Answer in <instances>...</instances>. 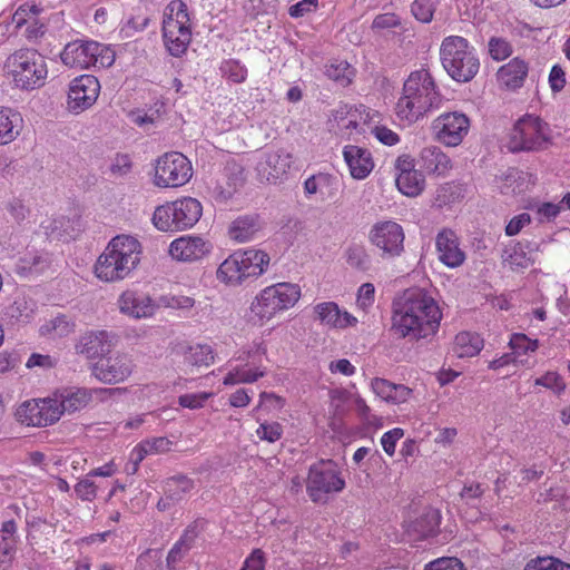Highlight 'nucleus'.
I'll return each mask as SVG.
<instances>
[{
	"instance_id": "nucleus-1",
	"label": "nucleus",
	"mask_w": 570,
	"mask_h": 570,
	"mask_svg": "<svg viewBox=\"0 0 570 570\" xmlns=\"http://www.w3.org/2000/svg\"><path fill=\"white\" fill-rule=\"evenodd\" d=\"M442 313L433 297L417 287L404 291L393 303L391 331L397 338L419 341L436 333Z\"/></svg>"
},
{
	"instance_id": "nucleus-2",
	"label": "nucleus",
	"mask_w": 570,
	"mask_h": 570,
	"mask_svg": "<svg viewBox=\"0 0 570 570\" xmlns=\"http://www.w3.org/2000/svg\"><path fill=\"white\" fill-rule=\"evenodd\" d=\"M441 101L434 80L426 69L413 71L405 80L403 96L395 110L401 120L414 122Z\"/></svg>"
},
{
	"instance_id": "nucleus-3",
	"label": "nucleus",
	"mask_w": 570,
	"mask_h": 570,
	"mask_svg": "<svg viewBox=\"0 0 570 570\" xmlns=\"http://www.w3.org/2000/svg\"><path fill=\"white\" fill-rule=\"evenodd\" d=\"M141 246L132 236L114 237L105 252L99 256L95 273L106 282L124 279L140 262Z\"/></svg>"
},
{
	"instance_id": "nucleus-4",
	"label": "nucleus",
	"mask_w": 570,
	"mask_h": 570,
	"mask_svg": "<svg viewBox=\"0 0 570 570\" xmlns=\"http://www.w3.org/2000/svg\"><path fill=\"white\" fill-rule=\"evenodd\" d=\"M4 69L16 88L31 91L41 88L48 76L45 56L36 49H20L11 53Z\"/></svg>"
},
{
	"instance_id": "nucleus-5",
	"label": "nucleus",
	"mask_w": 570,
	"mask_h": 570,
	"mask_svg": "<svg viewBox=\"0 0 570 570\" xmlns=\"http://www.w3.org/2000/svg\"><path fill=\"white\" fill-rule=\"evenodd\" d=\"M269 259V255L259 249L237 250L219 265L217 278L227 285H240L249 277L261 276Z\"/></svg>"
},
{
	"instance_id": "nucleus-6",
	"label": "nucleus",
	"mask_w": 570,
	"mask_h": 570,
	"mask_svg": "<svg viewBox=\"0 0 570 570\" xmlns=\"http://www.w3.org/2000/svg\"><path fill=\"white\" fill-rule=\"evenodd\" d=\"M440 56L444 70L455 81L468 82L479 71V59L469 49V42L463 37H446L442 41Z\"/></svg>"
},
{
	"instance_id": "nucleus-7",
	"label": "nucleus",
	"mask_w": 570,
	"mask_h": 570,
	"mask_svg": "<svg viewBox=\"0 0 570 570\" xmlns=\"http://www.w3.org/2000/svg\"><path fill=\"white\" fill-rule=\"evenodd\" d=\"M203 213L202 204L193 197H184L158 206L153 222L161 232H178L193 227Z\"/></svg>"
},
{
	"instance_id": "nucleus-8",
	"label": "nucleus",
	"mask_w": 570,
	"mask_h": 570,
	"mask_svg": "<svg viewBox=\"0 0 570 570\" xmlns=\"http://www.w3.org/2000/svg\"><path fill=\"white\" fill-rule=\"evenodd\" d=\"M166 10L170 13L165 12L163 21L164 42L171 56L180 57L186 52L191 39L187 6L180 0L171 1Z\"/></svg>"
},
{
	"instance_id": "nucleus-9",
	"label": "nucleus",
	"mask_w": 570,
	"mask_h": 570,
	"mask_svg": "<svg viewBox=\"0 0 570 570\" xmlns=\"http://www.w3.org/2000/svg\"><path fill=\"white\" fill-rule=\"evenodd\" d=\"M301 297V288L292 283H278L266 287L250 305V313L258 322L271 320L277 312L295 305Z\"/></svg>"
},
{
	"instance_id": "nucleus-10",
	"label": "nucleus",
	"mask_w": 570,
	"mask_h": 570,
	"mask_svg": "<svg viewBox=\"0 0 570 570\" xmlns=\"http://www.w3.org/2000/svg\"><path fill=\"white\" fill-rule=\"evenodd\" d=\"M539 117L525 115L520 118L509 134L508 148L512 153L540 151L548 147L550 138L544 132Z\"/></svg>"
},
{
	"instance_id": "nucleus-11",
	"label": "nucleus",
	"mask_w": 570,
	"mask_h": 570,
	"mask_svg": "<svg viewBox=\"0 0 570 570\" xmlns=\"http://www.w3.org/2000/svg\"><path fill=\"white\" fill-rule=\"evenodd\" d=\"M191 175V164L186 156L166 153L156 161L154 184L161 188H176L188 183Z\"/></svg>"
},
{
	"instance_id": "nucleus-12",
	"label": "nucleus",
	"mask_w": 570,
	"mask_h": 570,
	"mask_svg": "<svg viewBox=\"0 0 570 570\" xmlns=\"http://www.w3.org/2000/svg\"><path fill=\"white\" fill-rule=\"evenodd\" d=\"M345 481L340 473L324 462L309 468L306 481V491L314 503H326L328 494L341 492Z\"/></svg>"
},
{
	"instance_id": "nucleus-13",
	"label": "nucleus",
	"mask_w": 570,
	"mask_h": 570,
	"mask_svg": "<svg viewBox=\"0 0 570 570\" xmlns=\"http://www.w3.org/2000/svg\"><path fill=\"white\" fill-rule=\"evenodd\" d=\"M404 238L403 227L393 220L375 223L368 234L371 244L382 252L383 258L400 256L404 250Z\"/></svg>"
},
{
	"instance_id": "nucleus-14",
	"label": "nucleus",
	"mask_w": 570,
	"mask_h": 570,
	"mask_svg": "<svg viewBox=\"0 0 570 570\" xmlns=\"http://www.w3.org/2000/svg\"><path fill=\"white\" fill-rule=\"evenodd\" d=\"M100 83L92 75H82L75 78L68 91V109L73 114H79L91 107L99 95Z\"/></svg>"
},
{
	"instance_id": "nucleus-15",
	"label": "nucleus",
	"mask_w": 570,
	"mask_h": 570,
	"mask_svg": "<svg viewBox=\"0 0 570 570\" xmlns=\"http://www.w3.org/2000/svg\"><path fill=\"white\" fill-rule=\"evenodd\" d=\"M470 128L469 118L462 112H446L433 122L438 139L446 146L460 145Z\"/></svg>"
},
{
	"instance_id": "nucleus-16",
	"label": "nucleus",
	"mask_w": 570,
	"mask_h": 570,
	"mask_svg": "<svg viewBox=\"0 0 570 570\" xmlns=\"http://www.w3.org/2000/svg\"><path fill=\"white\" fill-rule=\"evenodd\" d=\"M132 368V360L127 354L105 355L92 365V374L104 383L116 384L129 377Z\"/></svg>"
},
{
	"instance_id": "nucleus-17",
	"label": "nucleus",
	"mask_w": 570,
	"mask_h": 570,
	"mask_svg": "<svg viewBox=\"0 0 570 570\" xmlns=\"http://www.w3.org/2000/svg\"><path fill=\"white\" fill-rule=\"evenodd\" d=\"M212 250V244L197 236H183L171 242L169 254L179 262H196Z\"/></svg>"
},
{
	"instance_id": "nucleus-18",
	"label": "nucleus",
	"mask_w": 570,
	"mask_h": 570,
	"mask_svg": "<svg viewBox=\"0 0 570 570\" xmlns=\"http://www.w3.org/2000/svg\"><path fill=\"white\" fill-rule=\"evenodd\" d=\"M292 164L293 155L284 149H278L266 153L256 169L262 180L276 183L278 178L287 174Z\"/></svg>"
},
{
	"instance_id": "nucleus-19",
	"label": "nucleus",
	"mask_w": 570,
	"mask_h": 570,
	"mask_svg": "<svg viewBox=\"0 0 570 570\" xmlns=\"http://www.w3.org/2000/svg\"><path fill=\"white\" fill-rule=\"evenodd\" d=\"M436 249L439 259L448 267L454 268L463 264L465 254L459 247V240L454 232L444 229L436 236Z\"/></svg>"
},
{
	"instance_id": "nucleus-20",
	"label": "nucleus",
	"mask_w": 570,
	"mask_h": 570,
	"mask_svg": "<svg viewBox=\"0 0 570 570\" xmlns=\"http://www.w3.org/2000/svg\"><path fill=\"white\" fill-rule=\"evenodd\" d=\"M343 155L353 178L364 179L374 167L371 153L365 148L347 145Z\"/></svg>"
},
{
	"instance_id": "nucleus-21",
	"label": "nucleus",
	"mask_w": 570,
	"mask_h": 570,
	"mask_svg": "<svg viewBox=\"0 0 570 570\" xmlns=\"http://www.w3.org/2000/svg\"><path fill=\"white\" fill-rule=\"evenodd\" d=\"M316 318L322 324L328 325L334 328H345L354 325L357 320L347 312H342L338 305L334 302L320 303L314 307Z\"/></svg>"
},
{
	"instance_id": "nucleus-22",
	"label": "nucleus",
	"mask_w": 570,
	"mask_h": 570,
	"mask_svg": "<svg viewBox=\"0 0 570 570\" xmlns=\"http://www.w3.org/2000/svg\"><path fill=\"white\" fill-rule=\"evenodd\" d=\"M119 305L122 313L136 318L151 316L155 309V305L148 295L134 291L124 292Z\"/></svg>"
},
{
	"instance_id": "nucleus-23",
	"label": "nucleus",
	"mask_w": 570,
	"mask_h": 570,
	"mask_svg": "<svg viewBox=\"0 0 570 570\" xmlns=\"http://www.w3.org/2000/svg\"><path fill=\"white\" fill-rule=\"evenodd\" d=\"M501 259L503 266H507L511 272H523L534 264V259L522 243L510 242L502 250Z\"/></svg>"
},
{
	"instance_id": "nucleus-24",
	"label": "nucleus",
	"mask_w": 570,
	"mask_h": 570,
	"mask_svg": "<svg viewBox=\"0 0 570 570\" xmlns=\"http://www.w3.org/2000/svg\"><path fill=\"white\" fill-rule=\"evenodd\" d=\"M421 167L429 174L443 175L450 166V158L442 151L440 147L429 146L421 151Z\"/></svg>"
},
{
	"instance_id": "nucleus-25",
	"label": "nucleus",
	"mask_w": 570,
	"mask_h": 570,
	"mask_svg": "<svg viewBox=\"0 0 570 570\" xmlns=\"http://www.w3.org/2000/svg\"><path fill=\"white\" fill-rule=\"evenodd\" d=\"M108 338L106 331L89 333L81 338L79 352L88 358L102 357L110 352Z\"/></svg>"
},
{
	"instance_id": "nucleus-26",
	"label": "nucleus",
	"mask_w": 570,
	"mask_h": 570,
	"mask_svg": "<svg viewBox=\"0 0 570 570\" xmlns=\"http://www.w3.org/2000/svg\"><path fill=\"white\" fill-rule=\"evenodd\" d=\"M120 389H100L94 390L95 393H101L104 395H115L120 393ZM92 391H88L86 389H78L75 392H70L62 397L60 401V405L62 411L68 413H73L82 407H85L89 401L91 400Z\"/></svg>"
},
{
	"instance_id": "nucleus-27",
	"label": "nucleus",
	"mask_w": 570,
	"mask_h": 570,
	"mask_svg": "<svg viewBox=\"0 0 570 570\" xmlns=\"http://www.w3.org/2000/svg\"><path fill=\"white\" fill-rule=\"evenodd\" d=\"M528 75V65L514 58L509 63L502 66L498 71L500 81L510 89L520 88Z\"/></svg>"
},
{
	"instance_id": "nucleus-28",
	"label": "nucleus",
	"mask_w": 570,
	"mask_h": 570,
	"mask_svg": "<svg viewBox=\"0 0 570 570\" xmlns=\"http://www.w3.org/2000/svg\"><path fill=\"white\" fill-rule=\"evenodd\" d=\"M87 60L83 68L91 66L107 68L115 62V52L109 47L96 41H85Z\"/></svg>"
},
{
	"instance_id": "nucleus-29",
	"label": "nucleus",
	"mask_w": 570,
	"mask_h": 570,
	"mask_svg": "<svg viewBox=\"0 0 570 570\" xmlns=\"http://www.w3.org/2000/svg\"><path fill=\"white\" fill-rule=\"evenodd\" d=\"M483 348V338L471 332H461L455 336L453 351L458 357H472Z\"/></svg>"
},
{
	"instance_id": "nucleus-30",
	"label": "nucleus",
	"mask_w": 570,
	"mask_h": 570,
	"mask_svg": "<svg viewBox=\"0 0 570 570\" xmlns=\"http://www.w3.org/2000/svg\"><path fill=\"white\" fill-rule=\"evenodd\" d=\"M20 115L10 108H0V146L7 145L19 135Z\"/></svg>"
},
{
	"instance_id": "nucleus-31",
	"label": "nucleus",
	"mask_w": 570,
	"mask_h": 570,
	"mask_svg": "<svg viewBox=\"0 0 570 570\" xmlns=\"http://www.w3.org/2000/svg\"><path fill=\"white\" fill-rule=\"evenodd\" d=\"M194 489V481L185 475H177L166 480L164 492L166 500L173 503L181 501Z\"/></svg>"
},
{
	"instance_id": "nucleus-32",
	"label": "nucleus",
	"mask_w": 570,
	"mask_h": 570,
	"mask_svg": "<svg viewBox=\"0 0 570 570\" xmlns=\"http://www.w3.org/2000/svg\"><path fill=\"white\" fill-rule=\"evenodd\" d=\"M396 186L399 190L410 197L417 196L424 186V178L419 170H403L396 177Z\"/></svg>"
},
{
	"instance_id": "nucleus-33",
	"label": "nucleus",
	"mask_w": 570,
	"mask_h": 570,
	"mask_svg": "<svg viewBox=\"0 0 570 570\" xmlns=\"http://www.w3.org/2000/svg\"><path fill=\"white\" fill-rule=\"evenodd\" d=\"M259 229L258 219L255 216H244L235 219L229 227V236L237 242L250 239Z\"/></svg>"
},
{
	"instance_id": "nucleus-34",
	"label": "nucleus",
	"mask_w": 570,
	"mask_h": 570,
	"mask_svg": "<svg viewBox=\"0 0 570 570\" xmlns=\"http://www.w3.org/2000/svg\"><path fill=\"white\" fill-rule=\"evenodd\" d=\"M41 414L39 419H31L33 426H47L53 424L60 419V415L66 411H62L60 401L57 400H41L40 401Z\"/></svg>"
},
{
	"instance_id": "nucleus-35",
	"label": "nucleus",
	"mask_w": 570,
	"mask_h": 570,
	"mask_svg": "<svg viewBox=\"0 0 570 570\" xmlns=\"http://www.w3.org/2000/svg\"><path fill=\"white\" fill-rule=\"evenodd\" d=\"M185 362L190 366H209L214 361L213 350L209 345L189 346L184 355Z\"/></svg>"
},
{
	"instance_id": "nucleus-36",
	"label": "nucleus",
	"mask_w": 570,
	"mask_h": 570,
	"mask_svg": "<svg viewBox=\"0 0 570 570\" xmlns=\"http://www.w3.org/2000/svg\"><path fill=\"white\" fill-rule=\"evenodd\" d=\"M440 520V512L438 510L430 509L416 519L414 522V530L423 537L434 535L439 530Z\"/></svg>"
},
{
	"instance_id": "nucleus-37",
	"label": "nucleus",
	"mask_w": 570,
	"mask_h": 570,
	"mask_svg": "<svg viewBox=\"0 0 570 570\" xmlns=\"http://www.w3.org/2000/svg\"><path fill=\"white\" fill-rule=\"evenodd\" d=\"M61 60L66 66L83 68L87 60L85 41L68 43L61 52Z\"/></svg>"
},
{
	"instance_id": "nucleus-38",
	"label": "nucleus",
	"mask_w": 570,
	"mask_h": 570,
	"mask_svg": "<svg viewBox=\"0 0 570 570\" xmlns=\"http://www.w3.org/2000/svg\"><path fill=\"white\" fill-rule=\"evenodd\" d=\"M325 75L328 79L346 87L351 83V68L346 61L332 62L325 67Z\"/></svg>"
},
{
	"instance_id": "nucleus-39",
	"label": "nucleus",
	"mask_w": 570,
	"mask_h": 570,
	"mask_svg": "<svg viewBox=\"0 0 570 570\" xmlns=\"http://www.w3.org/2000/svg\"><path fill=\"white\" fill-rule=\"evenodd\" d=\"M439 0H414L411 11L416 20L428 23L432 21Z\"/></svg>"
},
{
	"instance_id": "nucleus-40",
	"label": "nucleus",
	"mask_w": 570,
	"mask_h": 570,
	"mask_svg": "<svg viewBox=\"0 0 570 570\" xmlns=\"http://www.w3.org/2000/svg\"><path fill=\"white\" fill-rule=\"evenodd\" d=\"M346 262L350 266L358 269L366 271L370 265V257L362 246H351L345 253Z\"/></svg>"
},
{
	"instance_id": "nucleus-41",
	"label": "nucleus",
	"mask_w": 570,
	"mask_h": 570,
	"mask_svg": "<svg viewBox=\"0 0 570 570\" xmlns=\"http://www.w3.org/2000/svg\"><path fill=\"white\" fill-rule=\"evenodd\" d=\"M489 53L492 59L501 61L511 56L512 47L505 39L492 37L489 41Z\"/></svg>"
},
{
	"instance_id": "nucleus-42",
	"label": "nucleus",
	"mask_w": 570,
	"mask_h": 570,
	"mask_svg": "<svg viewBox=\"0 0 570 570\" xmlns=\"http://www.w3.org/2000/svg\"><path fill=\"white\" fill-rule=\"evenodd\" d=\"M256 434L261 440L274 443L283 435V426L278 422H264L256 430Z\"/></svg>"
},
{
	"instance_id": "nucleus-43",
	"label": "nucleus",
	"mask_w": 570,
	"mask_h": 570,
	"mask_svg": "<svg viewBox=\"0 0 570 570\" xmlns=\"http://www.w3.org/2000/svg\"><path fill=\"white\" fill-rule=\"evenodd\" d=\"M222 71L229 80L242 83L247 77V69L237 60H227L222 65Z\"/></svg>"
},
{
	"instance_id": "nucleus-44",
	"label": "nucleus",
	"mask_w": 570,
	"mask_h": 570,
	"mask_svg": "<svg viewBox=\"0 0 570 570\" xmlns=\"http://www.w3.org/2000/svg\"><path fill=\"white\" fill-rule=\"evenodd\" d=\"M509 345L517 353L534 352L539 346L538 340H530L522 333H514L510 338Z\"/></svg>"
},
{
	"instance_id": "nucleus-45",
	"label": "nucleus",
	"mask_w": 570,
	"mask_h": 570,
	"mask_svg": "<svg viewBox=\"0 0 570 570\" xmlns=\"http://www.w3.org/2000/svg\"><path fill=\"white\" fill-rule=\"evenodd\" d=\"M40 402L27 401L17 410V415L22 423L32 425L31 419H39L41 414Z\"/></svg>"
},
{
	"instance_id": "nucleus-46",
	"label": "nucleus",
	"mask_w": 570,
	"mask_h": 570,
	"mask_svg": "<svg viewBox=\"0 0 570 570\" xmlns=\"http://www.w3.org/2000/svg\"><path fill=\"white\" fill-rule=\"evenodd\" d=\"M424 570H465V567L460 559L445 557L428 563Z\"/></svg>"
},
{
	"instance_id": "nucleus-47",
	"label": "nucleus",
	"mask_w": 570,
	"mask_h": 570,
	"mask_svg": "<svg viewBox=\"0 0 570 570\" xmlns=\"http://www.w3.org/2000/svg\"><path fill=\"white\" fill-rule=\"evenodd\" d=\"M534 383L535 385L554 390L557 393H561L566 389L562 377L557 372H547L544 375L538 377Z\"/></svg>"
},
{
	"instance_id": "nucleus-48",
	"label": "nucleus",
	"mask_w": 570,
	"mask_h": 570,
	"mask_svg": "<svg viewBox=\"0 0 570 570\" xmlns=\"http://www.w3.org/2000/svg\"><path fill=\"white\" fill-rule=\"evenodd\" d=\"M132 163L128 155L117 154L110 165V173L116 177H124L131 171Z\"/></svg>"
},
{
	"instance_id": "nucleus-49",
	"label": "nucleus",
	"mask_w": 570,
	"mask_h": 570,
	"mask_svg": "<svg viewBox=\"0 0 570 570\" xmlns=\"http://www.w3.org/2000/svg\"><path fill=\"white\" fill-rule=\"evenodd\" d=\"M401 26V19L397 14L393 12L382 13L377 14L373 22L371 28L373 30H384V29H392Z\"/></svg>"
},
{
	"instance_id": "nucleus-50",
	"label": "nucleus",
	"mask_w": 570,
	"mask_h": 570,
	"mask_svg": "<svg viewBox=\"0 0 570 570\" xmlns=\"http://www.w3.org/2000/svg\"><path fill=\"white\" fill-rule=\"evenodd\" d=\"M373 392L386 402H391L392 392L395 384L381 377H375L371 382Z\"/></svg>"
},
{
	"instance_id": "nucleus-51",
	"label": "nucleus",
	"mask_w": 570,
	"mask_h": 570,
	"mask_svg": "<svg viewBox=\"0 0 570 570\" xmlns=\"http://www.w3.org/2000/svg\"><path fill=\"white\" fill-rule=\"evenodd\" d=\"M41 331L42 333L53 331L58 336H66L71 332V325L65 315H60L42 326Z\"/></svg>"
},
{
	"instance_id": "nucleus-52",
	"label": "nucleus",
	"mask_w": 570,
	"mask_h": 570,
	"mask_svg": "<svg viewBox=\"0 0 570 570\" xmlns=\"http://www.w3.org/2000/svg\"><path fill=\"white\" fill-rule=\"evenodd\" d=\"M330 175L317 174L308 177L304 183V190L307 195H314L323 187L330 185Z\"/></svg>"
},
{
	"instance_id": "nucleus-53",
	"label": "nucleus",
	"mask_w": 570,
	"mask_h": 570,
	"mask_svg": "<svg viewBox=\"0 0 570 570\" xmlns=\"http://www.w3.org/2000/svg\"><path fill=\"white\" fill-rule=\"evenodd\" d=\"M404 435V432L400 428H395L383 434L381 439L382 446L389 455H393L395 452L396 442Z\"/></svg>"
},
{
	"instance_id": "nucleus-54",
	"label": "nucleus",
	"mask_w": 570,
	"mask_h": 570,
	"mask_svg": "<svg viewBox=\"0 0 570 570\" xmlns=\"http://www.w3.org/2000/svg\"><path fill=\"white\" fill-rule=\"evenodd\" d=\"M75 492L80 499L91 501L96 498L97 487L91 480L83 479L75 485Z\"/></svg>"
},
{
	"instance_id": "nucleus-55",
	"label": "nucleus",
	"mask_w": 570,
	"mask_h": 570,
	"mask_svg": "<svg viewBox=\"0 0 570 570\" xmlns=\"http://www.w3.org/2000/svg\"><path fill=\"white\" fill-rule=\"evenodd\" d=\"M459 197L458 187L453 184H445L436 190V198L439 206L446 205Z\"/></svg>"
},
{
	"instance_id": "nucleus-56",
	"label": "nucleus",
	"mask_w": 570,
	"mask_h": 570,
	"mask_svg": "<svg viewBox=\"0 0 570 570\" xmlns=\"http://www.w3.org/2000/svg\"><path fill=\"white\" fill-rule=\"evenodd\" d=\"M208 396L209 395L207 393L184 394L178 397V403L183 407L195 410L202 407Z\"/></svg>"
},
{
	"instance_id": "nucleus-57",
	"label": "nucleus",
	"mask_w": 570,
	"mask_h": 570,
	"mask_svg": "<svg viewBox=\"0 0 570 570\" xmlns=\"http://www.w3.org/2000/svg\"><path fill=\"white\" fill-rule=\"evenodd\" d=\"M531 223V217L528 213H522L514 216L505 226V234L508 236H514L528 224Z\"/></svg>"
},
{
	"instance_id": "nucleus-58",
	"label": "nucleus",
	"mask_w": 570,
	"mask_h": 570,
	"mask_svg": "<svg viewBox=\"0 0 570 570\" xmlns=\"http://www.w3.org/2000/svg\"><path fill=\"white\" fill-rule=\"evenodd\" d=\"M524 570H557L556 558L537 557L525 564Z\"/></svg>"
},
{
	"instance_id": "nucleus-59",
	"label": "nucleus",
	"mask_w": 570,
	"mask_h": 570,
	"mask_svg": "<svg viewBox=\"0 0 570 570\" xmlns=\"http://www.w3.org/2000/svg\"><path fill=\"white\" fill-rule=\"evenodd\" d=\"M552 91H561L566 85V73L559 65H554L549 75Z\"/></svg>"
},
{
	"instance_id": "nucleus-60",
	"label": "nucleus",
	"mask_w": 570,
	"mask_h": 570,
	"mask_svg": "<svg viewBox=\"0 0 570 570\" xmlns=\"http://www.w3.org/2000/svg\"><path fill=\"white\" fill-rule=\"evenodd\" d=\"M264 566L265 560L263 551L255 549L245 560L244 567L240 570H264Z\"/></svg>"
},
{
	"instance_id": "nucleus-61",
	"label": "nucleus",
	"mask_w": 570,
	"mask_h": 570,
	"mask_svg": "<svg viewBox=\"0 0 570 570\" xmlns=\"http://www.w3.org/2000/svg\"><path fill=\"white\" fill-rule=\"evenodd\" d=\"M198 533H199V530H198L197 522H193L191 524H189L186 528L183 535L178 540V542L180 544H183L184 551H188L193 547V543H194L195 539L197 538Z\"/></svg>"
},
{
	"instance_id": "nucleus-62",
	"label": "nucleus",
	"mask_w": 570,
	"mask_h": 570,
	"mask_svg": "<svg viewBox=\"0 0 570 570\" xmlns=\"http://www.w3.org/2000/svg\"><path fill=\"white\" fill-rule=\"evenodd\" d=\"M171 442L167 438H154L145 441L149 453H163L170 450Z\"/></svg>"
},
{
	"instance_id": "nucleus-63",
	"label": "nucleus",
	"mask_w": 570,
	"mask_h": 570,
	"mask_svg": "<svg viewBox=\"0 0 570 570\" xmlns=\"http://www.w3.org/2000/svg\"><path fill=\"white\" fill-rule=\"evenodd\" d=\"M195 305V299L185 295H173L167 301V306L178 309H190Z\"/></svg>"
},
{
	"instance_id": "nucleus-64",
	"label": "nucleus",
	"mask_w": 570,
	"mask_h": 570,
	"mask_svg": "<svg viewBox=\"0 0 570 570\" xmlns=\"http://www.w3.org/2000/svg\"><path fill=\"white\" fill-rule=\"evenodd\" d=\"M7 209L17 222L23 220L27 216L28 209L19 199H13L7 204Z\"/></svg>"
}]
</instances>
